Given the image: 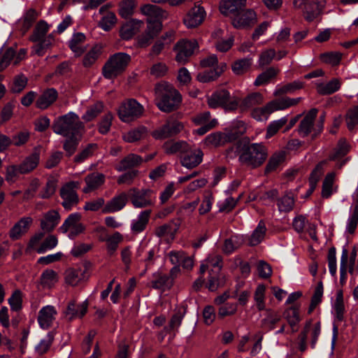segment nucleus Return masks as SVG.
I'll use <instances>...</instances> for the list:
<instances>
[{
    "mask_svg": "<svg viewBox=\"0 0 358 358\" xmlns=\"http://www.w3.org/2000/svg\"><path fill=\"white\" fill-rule=\"evenodd\" d=\"M182 101V96L178 91H165L159 94L157 99V106L163 112L169 113L176 109Z\"/></svg>",
    "mask_w": 358,
    "mask_h": 358,
    "instance_id": "obj_8",
    "label": "nucleus"
},
{
    "mask_svg": "<svg viewBox=\"0 0 358 358\" xmlns=\"http://www.w3.org/2000/svg\"><path fill=\"white\" fill-rule=\"evenodd\" d=\"M85 40V36L82 33L75 34L69 41L71 50L77 56H80L84 52L83 43Z\"/></svg>",
    "mask_w": 358,
    "mask_h": 358,
    "instance_id": "obj_43",
    "label": "nucleus"
},
{
    "mask_svg": "<svg viewBox=\"0 0 358 358\" xmlns=\"http://www.w3.org/2000/svg\"><path fill=\"white\" fill-rule=\"evenodd\" d=\"M131 56L124 52L111 55L102 68V74L107 79H113L125 71L131 62Z\"/></svg>",
    "mask_w": 358,
    "mask_h": 358,
    "instance_id": "obj_3",
    "label": "nucleus"
},
{
    "mask_svg": "<svg viewBox=\"0 0 358 358\" xmlns=\"http://www.w3.org/2000/svg\"><path fill=\"white\" fill-rule=\"evenodd\" d=\"M358 224V203H356L350 210V214L346 224V231L353 234Z\"/></svg>",
    "mask_w": 358,
    "mask_h": 358,
    "instance_id": "obj_51",
    "label": "nucleus"
},
{
    "mask_svg": "<svg viewBox=\"0 0 358 358\" xmlns=\"http://www.w3.org/2000/svg\"><path fill=\"white\" fill-rule=\"evenodd\" d=\"M128 195L122 192L110 199L103 208V213H111L121 210L127 204Z\"/></svg>",
    "mask_w": 358,
    "mask_h": 358,
    "instance_id": "obj_21",
    "label": "nucleus"
},
{
    "mask_svg": "<svg viewBox=\"0 0 358 358\" xmlns=\"http://www.w3.org/2000/svg\"><path fill=\"white\" fill-rule=\"evenodd\" d=\"M141 12L143 15L148 16L149 17L148 20L152 22H159L167 16V13L159 6L150 3L142 6Z\"/></svg>",
    "mask_w": 358,
    "mask_h": 358,
    "instance_id": "obj_25",
    "label": "nucleus"
},
{
    "mask_svg": "<svg viewBox=\"0 0 358 358\" xmlns=\"http://www.w3.org/2000/svg\"><path fill=\"white\" fill-rule=\"evenodd\" d=\"M166 152L168 154H174L177 152H187L189 148L188 144L186 142H175V143H166L164 145Z\"/></svg>",
    "mask_w": 358,
    "mask_h": 358,
    "instance_id": "obj_60",
    "label": "nucleus"
},
{
    "mask_svg": "<svg viewBox=\"0 0 358 358\" xmlns=\"http://www.w3.org/2000/svg\"><path fill=\"white\" fill-rule=\"evenodd\" d=\"M31 217L25 216L21 217L9 230V237L13 241H17L25 235L33 224Z\"/></svg>",
    "mask_w": 358,
    "mask_h": 358,
    "instance_id": "obj_13",
    "label": "nucleus"
},
{
    "mask_svg": "<svg viewBox=\"0 0 358 358\" xmlns=\"http://www.w3.org/2000/svg\"><path fill=\"white\" fill-rule=\"evenodd\" d=\"M267 157V148L262 143H251L242 148L238 160L243 165L255 169L260 166Z\"/></svg>",
    "mask_w": 358,
    "mask_h": 358,
    "instance_id": "obj_2",
    "label": "nucleus"
},
{
    "mask_svg": "<svg viewBox=\"0 0 358 358\" xmlns=\"http://www.w3.org/2000/svg\"><path fill=\"white\" fill-rule=\"evenodd\" d=\"M317 113V109L312 108L305 115L299 127V133L301 136H307L314 129V121Z\"/></svg>",
    "mask_w": 358,
    "mask_h": 358,
    "instance_id": "obj_20",
    "label": "nucleus"
},
{
    "mask_svg": "<svg viewBox=\"0 0 358 358\" xmlns=\"http://www.w3.org/2000/svg\"><path fill=\"white\" fill-rule=\"evenodd\" d=\"M101 55V48L95 46L92 48L85 56L83 65L86 67L91 66L97 60Z\"/></svg>",
    "mask_w": 358,
    "mask_h": 358,
    "instance_id": "obj_64",
    "label": "nucleus"
},
{
    "mask_svg": "<svg viewBox=\"0 0 358 358\" xmlns=\"http://www.w3.org/2000/svg\"><path fill=\"white\" fill-rule=\"evenodd\" d=\"M55 38L52 34H48L41 41L36 42V44L32 47L33 52L38 56H43L52 47Z\"/></svg>",
    "mask_w": 358,
    "mask_h": 358,
    "instance_id": "obj_35",
    "label": "nucleus"
},
{
    "mask_svg": "<svg viewBox=\"0 0 358 358\" xmlns=\"http://www.w3.org/2000/svg\"><path fill=\"white\" fill-rule=\"evenodd\" d=\"M321 333V324L320 322L313 323L311 320L307 321L304 326L303 330L299 335L301 340V344L306 345L307 339L310 338V344L313 348H315L319 336Z\"/></svg>",
    "mask_w": 358,
    "mask_h": 358,
    "instance_id": "obj_9",
    "label": "nucleus"
},
{
    "mask_svg": "<svg viewBox=\"0 0 358 358\" xmlns=\"http://www.w3.org/2000/svg\"><path fill=\"white\" fill-rule=\"evenodd\" d=\"M57 312L53 306L48 305L43 307L38 312V322L41 328L49 329L56 319Z\"/></svg>",
    "mask_w": 358,
    "mask_h": 358,
    "instance_id": "obj_15",
    "label": "nucleus"
},
{
    "mask_svg": "<svg viewBox=\"0 0 358 358\" xmlns=\"http://www.w3.org/2000/svg\"><path fill=\"white\" fill-rule=\"evenodd\" d=\"M326 3V0H310L301 11L305 20L312 22L316 19L323 12Z\"/></svg>",
    "mask_w": 358,
    "mask_h": 358,
    "instance_id": "obj_14",
    "label": "nucleus"
},
{
    "mask_svg": "<svg viewBox=\"0 0 358 358\" xmlns=\"http://www.w3.org/2000/svg\"><path fill=\"white\" fill-rule=\"evenodd\" d=\"M226 69L227 64L225 63H220L217 66H215L213 70H205L199 73L196 78L200 83H210L217 79Z\"/></svg>",
    "mask_w": 358,
    "mask_h": 358,
    "instance_id": "obj_22",
    "label": "nucleus"
},
{
    "mask_svg": "<svg viewBox=\"0 0 358 358\" xmlns=\"http://www.w3.org/2000/svg\"><path fill=\"white\" fill-rule=\"evenodd\" d=\"M197 47L196 41L182 40L178 41L174 48L176 51V59L178 62L185 63L188 58L192 56Z\"/></svg>",
    "mask_w": 358,
    "mask_h": 358,
    "instance_id": "obj_11",
    "label": "nucleus"
},
{
    "mask_svg": "<svg viewBox=\"0 0 358 358\" xmlns=\"http://www.w3.org/2000/svg\"><path fill=\"white\" fill-rule=\"evenodd\" d=\"M301 100V97L289 98L288 96H283L267 103L266 109L267 110V113L271 114L274 111L284 110L289 107L295 106L298 104Z\"/></svg>",
    "mask_w": 358,
    "mask_h": 358,
    "instance_id": "obj_16",
    "label": "nucleus"
},
{
    "mask_svg": "<svg viewBox=\"0 0 358 358\" xmlns=\"http://www.w3.org/2000/svg\"><path fill=\"white\" fill-rule=\"evenodd\" d=\"M55 133L63 136L82 134L85 131V125L80 120L78 115L70 112L58 117L53 123Z\"/></svg>",
    "mask_w": 358,
    "mask_h": 358,
    "instance_id": "obj_1",
    "label": "nucleus"
},
{
    "mask_svg": "<svg viewBox=\"0 0 358 358\" xmlns=\"http://www.w3.org/2000/svg\"><path fill=\"white\" fill-rule=\"evenodd\" d=\"M335 179V173H328L322 183V196L328 199L333 193V185Z\"/></svg>",
    "mask_w": 358,
    "mask_h": 358,
    "instance_id": "obj_53",
    "label": "nucleus"
},
{
    "mask_svg": "<svg viewBox=\"0 0 358 358\" xmlns=\"http://www.w3.org/2000/svg\"><path fill=\"white\" fill-rule=\"evenodd\" d=\"M256 14L250 9L241 13H238L232 20V24L235 28L241 29L253 24L256 22Z\"/></svg>",
    "mask_w": 358,
    "mask_h": 358,
    "instance_id": "obj_19",
    "label": "nucleus"
},
{
    "mask_svg": "<svg viewBox=\"0 0 358 358\" xmlns=\"http://www.w3.org/2000/svg\"><path fill=\"white\" fill-rule=\"evenodd\" d=\"M143 162V159L136 154H129L124 157L120 163L115 166V169L122 172L127 169H133L140 166Z\"/></svg>",
    "mask_w": 358,
    "mask_h": 358,
    "instance_id": "obj_28",
    "label": "nucleus"
},
{
    "mask_svg": "<svg viewBox=\"0 0 358 358\" xmlns=\"http://www.w3.org/2000/svg\"><path fill=\"white\" fill-rule=\"evenodd\" d=\"M143 22L137 19H131L124 23L120 30V36L123 40L131 39L142 27Z\"/></svg>",
    "mask_w": 358,
    "mask_h": 358,
    "instance_id": "obj_18",
    "label": "nucleus"
},
{
    "mask_svg": "<svg viewBox=\"0 0 358 358\" xmlns=\"http://www.w3.org/2000/svg\"><path fill=\"white\" fill-rule=\"evenodd\" d=\"M82 134L65 136L66 138L64 143L63 148L67 155L71 156L76 150Z\"/></svg>",
    "mask_w": 358,
    "mask_h": 358,
    "instance_id": "obj_50",
    "label": "nucleus"
},
{
    "mask_svg": "<svg viewBox=\"0 0 358 358\" xmlns=\"http://www.w3.org/2000/svg\"><path fill=\"white\" fill-rule=\"evenodd\" d=\"M174 39V31H169L157 40L152 48V54L157 55L161 53L166 45H169Z\"/></svg>",
    "mask_w": 358,
    "mask_h": 358,
    "instance_id": "obj_36",
    "label": "nucleus"
},
{
    "mask_svg": "<svg viewBox=\"0 0 358 358\" xmlns=\"http://www.w3.org/2000/svg\"><path fill=\"white\" fill-rule=\"evenodd\" d=\"M203 155V152L200 149L187 151L181 157V164L187 169H193L202 162Z\"/></svg>",
    "mask_w": 358,
    "mask_h": 358,
    "instance_id": "obj_24",
    "label": "nucleus"
},
{
    "mask_svg": "<svg viewBox=\"0 0 358 358\" xmlns=\"http://www.w3.org/2000/svg\"><path fill=\"white\" fill-rule=\"evenodd\" d=\"M294 205V199L292 194H286L282 196L278 202V206L280 211L289 212Z\"/></svg>",
    "mask_w": 358,
    "mask_h": 358,
    "instance_id": "obj_63",
    "label": "nucleus"
},
{
    "mask_svg": "<svg viewBox=\"0 0 358 358\" xmlns=\"http://www.w3.org/2000/svg\"><path fill=\"white\" fill-rule=\"evenodd\" d=\"M151 283L153 288L165 290L172 286L173 280L169 275L157 272L153 275Z\"/></svg>",
    "mask_w": 358,
    "mask_h": 358,
    "instance_id": "obj_32",
    "label": "nucleus"
},
{
    "mask_svg": "<svg viewBox=\"0 0 358 358\" xmlns=\"http://www.w3.org/2000/svg\"><path fill=\"white\" fill-rule=\"evenodd\" d=\"M65 282L69 285L75 287L85 280V269L81 268H68L64 273Z\"/></svg>",
    "mask_w": 358,
    "mask_h": 358,
    "instance_id": "obj_26",
    "label": "nucleus"
},
{
    "mask_svg": "<svg viewBox=\"0 0 358 358\" xmlns=\"http://www.w3.org/2000/svg\"><path fill=\"white\" fill-rule=\"evenodd\" d=\"M43 232H37L34 235H33L28 243L27 247L26 248V252H31V251H35L38 253V249L40 248V245L42 243V240L44 237Z\"/></svg>",
    "mask_w": 358,
    "mask_h": 358,
    "instance_id": "obj_61",
    "label": "nucleus"
},
{
    "mask_svg": "<svg viewBox=\"0 0 358 358\" xmlns=\"http://www.w3.org/2000/svg\"><path fill=\"white\" fill-rule=\"evenodd\" d=\"M151 213V210H145L139 213L137 219L133 221L131 225V230L133 232L138 234L145 230L149 222Z\"/></svg>",
    "mask_w": 358,
    "mask_h": 358,
    "instance_id": "obj_33",
    "label": "nucleus"
},
{
    "mask_svg": "<svg viewBox=\"0 0 358 358\" xmlns=\"http://www.w3.org/2000/svg\"><path fill=\"white\" fill-rule=\"evenodd\" d=\"M58 281L59 275L52 269L43 271L40 277V284L43 289L52 288Z\"/></svg>",
    "mask_w": 358,
    "mask_h": 358,
    "instance_id": "obj_31",
    "label": "nucleus"
},
{
    "mask_svg": "<svg viewBox=\"0 0 358 358\" xmlns=\"http://www.w3.org/2000/svg\"><path fill=\"white\" fill-rule=\"evenodd\" d=\"M80 185L79 181H70L61 187L59 194L62 199V205L66 210H69L78 203L79 198L76 191Z\"/></svg>",
    "mask_w": 358,
    "mask_h": 358,
    "instance_id": "obj_5",
    "label": "nucleus"
},
{
    "mask_svg": "<svg viewBox=\"0 0 358 358\" xmlns=\"http://www.w3.org/2000/svg\"><path fill=\"white\" fill-rule=\"evenodd\" d=\"M137 2L136 0H122L118 5V13L123 18H128L134 13Z\"/></svg>",
    "mask_w": 358,
    "mask_h": 358,
    "instance_id": "obj_38",
    "label": "nucleus"
},
{
    "mask_svg": "<svg viewBox=\"0 0 358 358\" xmlns=\"http://www.w3.org/2000/svg\"><path fill=\"white\" fill-rule=\"evenodd\" d=\"M60 215L55 210L45 213L40 221V227L43 233L51 232L58 224Z\"/></svg>",
    "mask_w": 358,
    "mask_h": 358,
    "instance_id": "obj_17",
    "label": "nucleus"
},
{
    "mask_svg": "<svg viewBox=\"0 0 358 358\" xmlns=\"http://www.w3.org/2000/svg\"><path fill=\"white\" fill-rule=\"evenodd\" d=\"M49 31V25L43 20L40 21L36 26L32 35L31 36V41L36 43L41 41L43 38L46 37L47 33Z\"/></svg>",
    "mask_w": 358,
    "mask_h": 358,
    "instance_id": "obj_44",
    "label": "nucleus"
},
{
    "mask_svg": "<svg viewBox=\"0 0 358 358\" xmlns=\"http://www.w3.org/2000/svg\"><path fill=\"white\" fill-rule=\"evenodd\" d=\"M123 241L122 235L118 232H115L112 236L106 239V248L110 255H113L118 248V245Z\"/></svg>",
    "mask_w": 358,
    "mask_h": 358,
    "instance_id": "obj_52",
    "label": "nucleus"
},
{
    "mask_svg": "<svg viewBox=\"0 0 358 358\" xmlns=\"http://www.w3.org/2000/svg\"><path fill=\"white\" fill-rule=\"evenodd\" d=\"M245 4L246 0H222L220 10L224 15H235L238 13Z\"/></svg>",
    "mask_w": 358,
    "mask_h": 358,
    "instance_id": "obj_23",
    "label": "nucleus"
},
{
    "mask_svg": "<svg viewBox=\"0 0 358 358\" xmlns=\"http://www.w3.org/2000/svg\"><path fill=\"white\" fill-rule=\"evenodd\" d=\"M263 102V96L259 92H253L245 97L241 103L242 109H248Z\"/></svg>",
    "mask_w": 358,
    "mask_h": 358,
    "instance_id": "obj_45",
    "label": "nucleus"
},
{
    "mask_svg": "<svg viewBox=\"0 0 358 358\" xmlns=\"http://www.w3.org/2000/svg\"><path fill=\"white\" fill-rule=\"evenodd\" d=\"M206 16V13L201 5H194L183 18L184 24L189 29L195 28L203 23Z\"/></svg>",
    "mask_w": 358,
    "mask_h": 358,
    "instance_id": "obj_10",
    "label": "nucleus"
},
{
    "mask_svg": "<svg viewBox=\"0 0 358 358\" xmlns=\"http://www.w3.org/2000/svg\"><path fill=\"white\" fill-rule=\"evenodd\" d=\"M265 290L266 287L264 285H259L255 292L254 299L256 302L257 308L259 310H263L265 309Z\"/></svg>",
    "mask_w": 358,
    "mask_h": 358,
    "instance_id": "obj_62",
    "label": "nucleus"
},
{
    "mask_svg": "<svg viewBox=\"0 0 358 358\" xmlns=\"http://www.w3.org/2000/svg\"><path fill=\"white\" fill-rule=\"evenodd\" d=\"M266 232V227L263 221H260L249 237L248 243L250 246H255L259 244L264 238Z\"/></svg>",
    "mask_w": 358,
    "mask_h": 358,
    "instance_id": "obj_37",
    "label": "nucleus"
},
{
    "mask_svg": "<svg viewBox=\"0 0 358 358\" xmlns=\"http://www.w3.org/2000/svg\"><path fill=\"white\" fill-rule=\"evenodd\" d=\"M252 64V58H243L235 61L231 65V69L234 74L241 76L250 70Z\"/></svg>",
    "mask_w": 358,
    "mask_h": 358,
    "instance_id": "obj_40",
    "label": "nucleus"
},
{
    "mask_svg": "<svg viewBox=\"0 0 358 358\" xmlns=\"http://www.w3.org/2000/svg\"><path fill=\"white\" fill-rule=\"evenodd\" d=\"M57 91H44L36 101V106L41 109L47 108L57 99Z\"/></svg>",
    "mask_w": 358,
    "mask_h": 358,
    "instance_id": "obj_41",
    "label": "nucleus"
},
{
    "mask_svg": "<svg viewBox=\"0 0 358 358\" xmlns=\"http://www.w3.org/2000/svg\"><path fill=\"white\" fill-rule=\"evenodd\" d=\"M285 156L286 154L284 151L274 153L269 159L265 171L269 173L275 170L277 167L285 161Z\"/></svg>",
    "mask_w": 358,
    "mask_h": 358,
    "instance_id": "obj_49",
    "label": "nucleus"
},
{
    "mask_svg": "<svg viewBox=\"0 0 358 358\" xmlns=\"http://www.w3.org/2000/svg\"><path fill=\"white\" fill-rule=\"evenodd\" d=\"M81 215L80 213H72L65 220L62 225L59 227V231L62 233H66L69 230H71L78 223L80 222Z\"/></svg>",
    "mask_w": 358,
    "mask_h": 358,
    "instance_id": "obj_57",
    "label": "nucleus"
},
{
    "mask_svg": "<svg viewBox=\"0 0 358 358\" xmlns=\"http://www.w3.org/2000/svg\"><path fill=\"white\" fill-rule=\"evenodd\" d=\"M287 122V117L271 122L266 127V138L268 139L275 135Z\"/></svg>",
    "mask_w": 358,
    "mask_h": 358,
    "instance_id": "obj_46",
    "label": "nucleus"
},
{
    "mask_svg": "<svg viewBox=\"0 0 358 358\" xmlns=\"http://www.w3.org/2000/svg\"><path fill=\"white\" fill-rule=\"evenodd\" d=\"M58 243V239L55 235H48L40 245V248L38 249V254H43L48 250L55 248Z\"/></svg>",
    "mask_w": 358,
    "mask_h": 358,
    "instance_id": "obj_59",
    "label": "nucleus"
},
{
    "mask_svg": "<svg viewBox=\"0 0 358 358\" xmlns=\"http://www.w3.org/2000/svg\"><path fill=\"white\" fill-rule=\"evenodd\" d=\"M143 107L134 99H129L122 103L118 110L120 119L129 122L141 116Z\"/></svg>",
    "mask_w": 358,
    "mask_h": 358,
    "instance_id": "obj_7",
    "label": "nucleus"
},
{
    "mask_svg": "<svg viewBox=\"0 0 358 358\" xmlns=\"http://www.w3.org/2000/svg\"><path fill=\"white\" fill-rule=\"evenodd\" d=\"M103 110V104L102 102L98 101L94 105L90 106L87 110L83 118L85 121H92L95 119Z\"/></svg>",
    "mask_w": 358,
    "mask_h": 358,
    "instance_id": "obj_58",
    "label": "nucleus"
},
{
    "mask_svg": "<svg viewBox=\"0 0 358 358\" xmlns=\"http://www.w3.org/2000/svg\"><path fill=\"white\" fill-rule=\"evenodd\" d=\"M279 69L275 67H270L259 74L254 82L256 87L263 86L268 83L278 73Z\"/></svg>",
    "mask_w": 358,
    "mask_h": 358,
    "instance_id": "obj_39",
    "label": "nucleus"
},
{
    "mask_svg": "<svg viewBox=\"0 0 358 358\" xmlns=\"http://www.w3.org/2000/svg\"><path fill=\"white\" fill-rule=\"evenodd\" d=\"M280 315L271 310H267L266 317L262 320V327L271 331L275 328V324L280 320Z\"/></svg>",
    "mask_w": 358,
    "mask_h": 358,
    "instance_id": "obj_54",
    "label": "nucleus"
},
{
    "mask_svg": "<svg viewBox=\"0 0 358 358\" xmlns=\"http://www.w3.org/2000/svg\"><path fill=\"white\" fill-rule=\"evenodd\" d=\"M128 198L136 208H144L155 204V197L150 189L131 188L128 192Z\"/></svg>",
    "mask_w": 358,
    "mask_h": 358,
    "instance_id": "obj_4",
    "label": "nucleus"
},
{
    "mask_svg": "<svg viewBox=\"0 0 358 358\" xmlns=\"http://www.w3.org/2000/svg\"><path fill=\"white\" fill-rule=\"evenodd\" d=\"M147 22L148 26L145 33L139 36L137 39L138 45L141 48L148 46L162 29V24L159 22H152L147 20Z\"/></svg>",
    "mask_w": 358,
    "mask_h": 358,
    "instance_id": "obj_12",
    "label": "nucleus"
},
{
    "mask_svg": "<svg viewBox=\"0 0 358 358\" xmlns=\"http://www.w3.org/2000/svg\"><path fill=\"white\" fill-rule=\"evenodd\" d=\"M148 134V129L140 126L123 134V139L128 143H134L145 138Z\"/></svg>",
    "mask_w": 358,
    "mask_h": 358,
    "instance_id": "obj_34",
    "label": "nucleus"
},
{
    "mask_svg": "<svg viewBox=\"0 0 358 358\" xmlns=\"http://www.w3.org/2000/svg\"><path fill=\"white\" fill-rule=\"evenodd\" d=\"M326 164L325 161H322L316 165L313 170L309 178V185H311V191H314L317 182L320 180L324 173V166Z\"/></svg>",
    "mask_w": 358,
    "mask_h": 358,
    "instance_id": "obj_47",
    "label": "nucleus"
},
{
    "mask_svg": "<svg viewBox=\"0 0 358 358\" xmlns=\"http://www.w3.org/2000/svg\"><path fill=\"white\" fill-rule=\"evenodd\" d=\"M208 103L213 108L222 106L227 110H234L238 105V101L231 96L228 91H215L208 98Z\"/></svg>",
    "mask_w": 358,
    "mask_h": 358,
    "instance_id": "obj_6",
    "label": "nucleus"
},
{
    "mask_svg": "<svg viewBox=\"0 0 358 358\" xmlns=\"http://www.w3.org/2000/svg\"><path fill=\"white\" fill-rule=\"evenodd\" d=\"M117 17L114 13L108 12L102 17L99 22V26L104 31L110 30L116 24Z\"/></svg>",
    "mask_w": 358,
    "mask_h": 358,
    "instance_id": "obj_55",
    "label": "nucleus"
},
{
    "mask_svg": "<svg viewBox=\"0 0 358 358\" xmlns=\"http://www.w3.org/2000/svg\"><path fill=\"white\" fill-rule=\"evenodd\" d=\"M86 186L83 188L84 193H89L96 189L105 182V176L100 173H93L85 178Z\"/></svg>",
    "mask_w": 358,
    "mask_h": 358,
    "instance_id": "obj_30",
    "label": "nucleus"
},
{
    "mask_svg": "<svg viewBox=\"0 0 358 358\" xmlns=\"http://www.w3.org/2000/svg\"><path fill=\"white\" fill-rule=\"evenodd\" d=\"M87 302L84 301L81 303L77 304L74 301L69 303L65 314L66 317H69L70 320L75 318L83 317L87 311Z\"/></svg>",
    "mask_w": 358,
    "mask_h": 358,
    "instance_id": "obj_27",
    "label": "nucleus"
},
{
    "mask_svg": "<svg viewBox=\"0 0 358 358\" xmlns=\"http://www.w3.org/2000/svg\"><path fill=\"white\" fill-rule=\"evenodd\" d=\"M282 316L292 328L300 322L299 308L295 306L287 308L283 312Z\"/></svg>",
    "mask_w": 358,
    "mask_h": 358,
    "instance_id": "obj_48",
    "label": "nucleus"
},
{
    "mask_svg": "<svg viewBox=\"0 0 358 358\" xmlns=\"http://www.w3.org/2000/svg\"><path fill=\"white\" fill-rule=\"evenodd\" d=\"M243 240L239 236H232L229 238L225 239L222 251L226 255H230L236 250L241 247Z\"/></svg>",
    "mask_w": 358,
    "mask_h": 358,
    "instance_id": "obj_42",
    "label": "nucleus"
},
{
    "mask_svg": "<svg viewBox=\"0 0 358 358\" xmlns=\"http://www.w3.org/2000/svg\"><path fill=\"white\" fill-rule=\"evenodd\" d=\"M40 162V152L35 150L31 155L24 158L19 164L22 174H27L34 171Z\"/></svg>",
    "mask_w": 358,
    "mask_h": 358,
    "instance_id": "obj_29",
    "label": "nucleus"
},
{
    "mask_svg": "<svg viewBox=\"0 0 358 358\" xmlns=\"http://www.w3.org/2000/svg\"><path fill=\"white\" fill-rule=\"evenodd\" d=\"M22 292L20 289L15 290L8 299L10 309L17 312L22 308Z\"/></svg>",
    "mask_w": 358,
    "mask_h": 358,
    "instance_id": "obj_56",
    "label": "nucleus"
}]
</instances>
